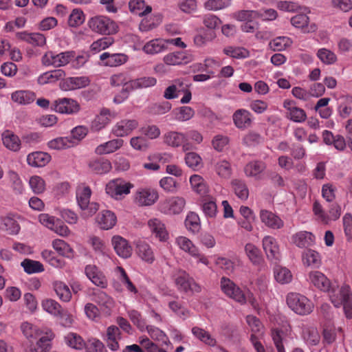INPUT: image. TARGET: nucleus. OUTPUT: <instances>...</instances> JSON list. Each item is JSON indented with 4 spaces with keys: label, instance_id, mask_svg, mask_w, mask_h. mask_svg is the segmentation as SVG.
<instances>
[{
    "label": "nucleus",
    "instance_id": "obj_1",
    "mask_svg": "<svg viewBox=\"0 0 352 352\" xmlns=\"http://www.w3.org/2000/svg\"><path fill=\"white\" fill-rule=\"evenodd\" d=\"M91 190L89 186L78 188L76 190L78 205L82 210V217L88 218L93 216L98 210L99 205L96 202H90Z\"/></svg>",
    "mask_w": 352,
    "mask_h": 352
},
{
    "label": "nucleus",
    "instance_id": "obj_2",
    "mask_svg": "<svg viewBox=\"0 0 352 352\" xmlns=\"http://www.w3.org/2000/svg\"><path fill=\"white\" fill-rule=\"evenodd\" d=\"M286 302L288 307L296 314L300 316L308 315L312 312L314 305L305 296L292 292L287 294Z\"/></svg>",
    "mask_w": 352,
    "mask_h": 352
},
{
    "label": "nucleus",
    "instance_id": "obj_3",
    "mask_svg": "<svg viewBox=\"0 0 352 352\" xmlns=\"http://www.w3.org/2000/svg\"><path fill=\"white\" fill-rule=\"evenodd\" d=\"M177 289L181 292L199 293L201 286L184 270H177L173 275Z\"/></svg>",
    "mask_w": 352,
    "mask_h": 352
},
{
    "label": "nucleus",
    "instance_id": "obj_4",
    "mask_svg": "<svg viewBox=\"0 0 352 352\" xmlns=\"http://www.w3.org/2000/svg\"><path fill=\"white\" fill-rule=\"evenodd\" d=\"M75 57L74 51H66L55 54L53 52H47L41 58L45 66H54L60 67L67 65Z\"/></svg>",
    "mask_w": 352,
    "mask_h": 352
},
{
    "label": "nucleus",
    "instance_id": "obj_5",
    "mask_svg": "<svg viewBox=\"0 0 352 352\" xmlns=\"http://www.w3.org/2000/svg\"><path fill=\"white\" fill-rule=\"evenodd\" d=\"M90 29L102 34H111L116 32V25L113 21L104 16L91 17L88 21Z\"/></svg>",
    "mask_w": 352,
    "mask_h": 352
},
{
    "label": "nucleus",
    "instance_id": "obj_6",
    "mask_svg": "<svg viewBox=\"0 0 352 352\" xmlns=\"http://www.w3.org/2000/svg\"><path fill=\"white\" fill-rule=\"evenodd\" d=\"M221 288L223 292L229 298L241 305L246 303V294L230 279L222 277L221 279Z\"/></svg>",
    "mask_w": 352,
    "mask_h": 352
},
{
    "label": "nucleus",
    "instance_id": "obj_7",
    "mask_svg": "<svg viewBox=\"0 0 352 352\" xmlns=\"http://www.w3.org/2000/svg\"><path fill=\"white\" fill-rule=\"evenodd\" d=\"M133 185L122 179H115L110 181L105 188L106 192L116 199H120L124 195L130 193Z\"/></svg>",
    "mask_w": 352,
    "mask_h": 352
},
{
    "label": "nucleus",
    "instance_id": "obj_8",
    "mask_svg": "<svg viewBox=\"0 0 352 352\" xmlns=\"http://www.w3.org/2000/svg\"><path fill=\"white\" fill-rule=\"evenodd\" d=\"M186 204L185 199L180 197H173L165 199L159 204L161 212L166 214H179Z\"/></svg>",
    "mask_w": 352,
    "mask_h": 352
},
{
    "label": "nucleus",
    "instance_id": "obj_9",
    "mask_svg": "<svg viewBox=\"0 0 352 352\" xmlns=\"http://www.w3.org/2000/svg\"><path fill=\"white\" fill-rule=\"evenodd\" d=\"M52 108L58 113L65 114H76L80 110L79 103L76 100L69 98L55 100Z\"/></svg>",
    "mask_w": 352,
    "mask_h": 352
},
{
    "label": "nucleus",
    "instance_id": "obj_10",
    "mask_svg": "<svg viewBox=\"0 0 352 352\" xmlns=\"http://www.w3.org/2000/svg\"><path fill=\"white\" fill-rule=\"evenodd\" d=\"M328 293L331 302L336 307L352 298V293L349 285H344L338 288L337 285L333 284Z\"/></svg>",
    "mask_w": 352,
    "mask_h": 352
},
{
    "label": "nucleus",
    "instance_id": "obj_11",
    "mask_svg": "<svg viewBox=\"0 0 352 352\" xmlns=\"http://www.w3.org/2000/svg\"><path fill=\"white\" fill-rule=\"evenodd\" d=\"M164 142L165 144L172 147L182 146L184 151H188L192 148L191 144L186 142V135L176 131H169L164 134Z\"/></svg>",
    "mask_w": 352,
    "mask_h": 352
},
{
    "label": "nucleus",
    "instance_id": "obj_12",
    "mask_svg": "<svg viewBox=\"0 0 352 352\" xmlns=\"http://www.w3.org/2000/svg\"><path fill=\"white\" fill-rule=\"evenodd\" d=\"M157 192L151 188H140L137 190L135 201L140 206H151L158 199Z\"/></svg>",
    "mask_w": 352,
    "mask_h": 352
},
{
    "label": "nucleus",
    "instance_id": "obj_13",
    "mask_svg": "<svg viewBox=\"0 0 352 352\" xmlns=\"http://www.w3.org/2000/svg\"><path fill=\"white\" fill-rule=\"evenodd\" d=\"M86 276L98 287L105 288L107 286V280L103 273L95 265H87L85 267Z\"/></svg>",
    "mask_w": 352,
    "mask_h": 352
},
{
    "label": "nucleus",
    "instance_id": "obj_14",
    "mask_svg": "<svg viewBox=\"0 0 352 352\" xmlns=\"http://www.w3.org/2000/svg\"><path fill=\"white\" fill-rule=\"evenodd\" d=\"M90 80L87 76L69 77L60 82V88L63 91H72L88 86Z\"/></svg>",
    "mask_w": 352,
    "mask_h": 352
},
{
    "label": "nucleus",
    "instance_id": "obj_15",
    "mask_svg": "<svg viewBox=\"0 0 352 352\" xmlns=\"http://www.w3.org/2000/svg\"><path fill=\"white\" fill-rule=\"evenodd\" d=\"M138 126L136 120H122L117 122L112 129V133L116 137H124L129 135Z\"/></svg>",
    "mask_w": 352,
    "mask_h": 352
},
{
    "label": "nucleus",
    "instance_id": "obj_16",
    "mask_svg": "<svg viewBox=\"0 0 352 352\" xmlns=\"http://www.w3.org/2000/svg\"><path fill=\"white\" fill-rule=\"evenodd\" d=\"M17 39L27 42L34 47H43L46 44L45 36L38 32H18L15 34Z\"/></svg>",
    "mask_w": 352,
    "mask_h": 352
},
{
    "label": "nucleus",
    "instance_id": "obj_17",
    "mask_svg": "<svg viewBox=\"0 0 352 352\" xmlns=\"http://www.w3.org/2000/svg\"><path fill=\"white\" fill-rule=\"evenodd\" d=\"M233 122L239 129H245L252 123V113L244 109H237L232 115Z\"/></svg>",
    "mask_w": 352,
    "mask_h": 352
},
{
    "label": "nucleus",
    "instance_id": "obj_18",
    "mask_svg": "<svg viewBox=\"0 0 352 352\" xmlns=\"http://www.w3.org/2000/svg\"><path fill=\"white\" fill-rule=\"evenodd\" d=\"M309 280L316 287L325 292H328L333 285L324 274L319 271L311 272L309 274Z\"/></svg>",
    "mask_w": 352,
    "mask_h": 352
},
{
    "label": "nucleus",
    "instance_id": "obj_19",
    "mask_svg": "<svg viewBox=\"0 0 352 352\" xmlns=\"http://www.w3.org/2000/svg\"><path fill=\"white\" fill-rule=\"evenodd\" d=\"M54 338L52 331L46 332L39 338L36 345L30 344L25 352H49L51 349V341Z\"/></svg>",
    "mask_w": 352,
    "mask_h": 352
},
{
    "label": "nucleus",
    "instance_id": "obj_20",
    "mask_svg": "<svg viewBox=\"0 0 352 352\" xmlns=\"http://www.w3.org/2000/svg\"><path fill=\"white\" fill-rule=\"evenodd\" d=\"M112 245L116 254L124 258H127L132 254V248L127 241L120 236H114L111 240Z\"/></svg>",
    "mask_w": 352,
    "mask_h": 352
},
{
    "label": "nucleus",
    "instance_id": "obj_21",
    "mask_svg": "<svg viewBox=\"0 0 352 352\" xmlns=\"http://www.w3.org/2000/svg\"><path fill=\"white\" fill-rule=\"evenodd\" d=\"M261 221L267 227L272 229H280L283 227V221L272 212L262 210L260 212Z\"/></svg>",
    "mask_w": 352,
    "mask_h": 352
},
{
    "label": "nucleus",
    "instance_id": "obj_22",
    "mask_svg": "<svg viewBox=\"0 0 352 352\" xmlns=\"http://www.w3.org/2000/svg\"><path fill=\"white\" fill-rule=\"evenodd\" d=\"M263 247L267 257L271 261H277L279 258V249L276 241L271 236H266L263 239Z\"/></svg>",
    "mask_w": 352,
    "mask_h": 352
},
{
    "label": "nucleus",
    "instance_id": "obj_23",
    "mask_svg": "<svg viewBox=\"0 0 352 352\" xmlns=\"http://www.w3.org/2000/svg\"><path fill=\"white\" fill-rule=\"evenodd\" d=\"M50 160V155L42 151L32 152L27 156L28 164L33 167H43L46 166Z\"/></svg>",
    "mask_w": 352,
    "mask_h": 352
},
{
    "label": "nucleus",
    "instance_id": "obj_24",
    "mask_svg": "<svg viewBox=\"0 0 352 352\" xmlns=\"http://www.w3.org/2000/svg\"><path fill=\"white\" fill-rule=\"evenodd\" d=\"M191 60L192 56L185 52L170 53L164 57V63L170 65L187 64Z\"/></svg>",
    "mask_w": 352,
    "mask_h": 352
},
{
    "label": "nucleus",
    "instance_id": "obj_25",
    "mask_svg": "<svg viewBox=\"0 0 352 352\" xmlns=\"http://www.w3.org/2000/svg\"><path fill=\"white\" fill-rule=\"evenodd\" d=\"M302 261L305 266L312 268H318L322 264L320 254L311 249H307L302 252Z\"/></svg>",
    "mask_w": 352,
    "mask_h": 352
},
{
    "label": "nucleus",
    "instance_id": "obj_26",
    "mask_svg": "<svg viewBox=\"0 0 352 352\" xmlns=\"http://www.w3.org/2000/svg\"><path fill=\"white\" fill-rule=\"evenodd\" d=\"M148 226L155 237L160 241H166L168 239V234L165 225L158 219H151L148 221Z\"/></svg>",
    "mask_w": 352,
    "mask_h": 352
},
{
    "label": "nucleus",
    "instance_id": "obj_27",
    "mask_svg": "<svg viewBox=\"0 0 352 352\" xmlns=\"http://www.w3.org/2000/svg\"><path fill=\"white\" fill-rule=\"evenodd\" d=\"M111 116V111L103 108L101 109L99 115L96 116L91 122V130L98 132L104 129L110 122L109 116Z\"/></svg>",
    "mask_w": 352,
    "mask_h": 352
},
{
    "label": "nucleus",
    "instance_id": "obj_28",
    "mask_svg": "<svg viewBox=\"0 0 352 352\" xmlns=\"http://www.w3.org/2000/svg\"><path fill=\"white\" fill-rule=\"evenodd\" d=\"M96 221L102 229L109 230L116 225L117 218L113 212L102 210L98 214Z\"/></svg>",
    "mask_w": 352,
    "mask_h": 352
},
{
    "label": "nucleus",
    "instance_id": "obj_29",
    "mask_svg": "<svg viewBox=\"0 0 352 352\" xmlns=\"http://www.w3.org/2000/svg\"><path fill=\"white\" fill-rule=\"evenodd\" d=\"M123 144V140L113 139L98 145L95 151L98 155L110 154L120 148Z\"/></svg>",
    "mask_w": 352,
    "mask_h": 352
},
{
    "label": "nucleus",
    "instance_id": "obj_30",
    "mask_svg": "<svg viewBox=\"0 0 352 352\" xmlns=\"http://www.w3.org/2000/svg\"><path fill=\"white\" fill-rule=\"evenodd\" d=\"M293 241L297 247L305 248L314 244L315 236L309 232L302 231L296 233L293 236Z\"/></svg>",
    "mask_w": 352,
    "mask_h": 352
},
{
    "label": "nucleus",
    "instance_id": "obj_31",
    "mask_svg": "<svg viewBox=\"0 0 352 352\" xmlns=\"http://www.w3.org/2000/svg\"><path fill=\"white\" fill-rule=\"evenodd\" d=\"M43 309L49 314L63 318L65 315V309L56 300L47 298L45 299L41 302Z\"/></svg>",
    "mask_w": 352,
    "mask_h": 352
},
{
    "label": "nucleus",
    "instance_id": "obj_32",
    "mask_svg": "<svg viewBox=\"0 0 352 352\" xmlns=\"http://www.w3.org/2000/svg\"><path fill=\"white\" fill-rule=\"evenodd\" d=\"M166 48V40L156 38L147 42L143 47V51L148 54H155L164 51Z\"/></svg>",
    "mask_w": 352,
    "mask_h": 352
},
{
    "label": "nucleus",
    "instance_id": "obj_33",
    "mask_svg": "<svg viewBox=\"0 0 352 352\" xmlns=\"http://www.w3.org/2000/svg\"><path fill=\"white\" fill-rule=\"evenodd\" d=\"M3 145L10 151H17L20 148L21 141L17 135L10 131H6L2 134Z\"/></svg>",
    "mask_w": 352,
    "mask_h": 352
},
{
    "label": "nucleus",
    "instance_id": "obj_34",
    "mask_svg": "<svg viewBox=\"0 0 352 352\" xmlns=\"http://www.w3.org/2000/svg\"><path fill=\"white\" fill-rule=\"evenodd\" d=\"M65 76V72L63 69H58L50 72H47L41 74L38 78V82L40 85L54 82Z\"/></svg>",
    "mask_w": 352,
    "mask_h": 352
},
{
    "label": "nucleus",
    "instance_id": "obj_35",
    "mask_svg": "<svg viewBox=\"0 0 352 352\" xmlns=\"http://www.w3.org/2000/svg\"><path fill=\"white\" fill-rule=\"evenodd\" d=\"M0 226L2 230L6 231L9 234H17L20 230V226L17 221L10 215L1 218Z\"/></svg>",
    "mask_w": 352,
    "mask_h": 352
},
{
    "label": "nucleus",
    "instance_id": "obj_36",
    "mask_svg": "<svg viewBox=\"0 0 352 352\" xmlns=\"http://www.w3.org/2000/svg\"><path fill=\"white\" fill-rule=\"evenodd\" d=\"M36 96L30 91L19 90L16 91L11 95L12 100L21 104H28L35 100Z\"/></svg>",
    "mask_w": 352,
    "mask_h": 352
},
{
    "label": "nucleus",
    "instance_id": "obj_37",
    "mask_svg": "<svg viewBox=\"0 0 352 352\" xmlns=\"http://www.w3.org/2000/svg\"><path fill=\"white\" fill-rule=\"evenodd\" d=\"M94 297L95 301L104 307V312L109 314L114 305L113 298L102 291L96 292Z\"/></svg>",
    "mask_w": 352,
    "mask_h": 352
},
{
    "label": "nucleus",
    "instance_id": "obj_38",
    "mask_svg": "<svg viewBox=\"0 0 352 352\" xmlns=\"http://www.w3.org/2000/svg\"><path fill=\"white\" fill-rule=\"evenodd\" d=\"M157 83V80L154 77L144 76L135 80H131L128 84L131 91L137 89H144L153 87Z\"/></svg>",
    "mask_w": 352,
    "mask_h": 352
},
{
    "label": "nucleus",
    "instance_id": "obj_39",
    "mask_svg": "<svg viewBox=\"0 0 352 352\" xmlns=\"http://www.w3.org/2000/svg\"><path fill=\"white\" fill-rule=\"evenodd\" d=\"M89 168L96 174H104L111 169V162L106 159L99 158L89 162Z\"/></svg>",
    "mask_w": 352,
    "mask_h": 352
},
{
    "label": "nucleus",
    "instance_id": "obj_40",
    "mask_svg": "<svg viewBox=\"0 0 352 352\" xmlns=\"http://www.w3.org/2000/svg\"><path fill=\"white\" fill-rule=\"evenodd\" d=\"M192 188L197 194L204 196L208 193V188L204 179L199 175H193L190 178Z\"/></svg>",
    "mask_w": 352,
    "mask_h": 352
},
{
    "label": "nucleus",
    "instance_id": "obj_41",
    "mask_svg": "<svg viewBox=\"0 0 352 352\" xmlns=\"http://www.w3.org/2000/svg\"><path fill=\"white\" fill-rule=\"evenodd\" d=\"M129 10L139 16H144L150 13L152 8L150 6H145L144 0H130L129 2Z\"/></svg>",
    "mask_w": 352,
    "mask_h": 352
},
{
    "label": "nucleus",
    "instance_id": "obj_42",
    "mask_svg": "<svg viewBox=\"0 0 352 352\" xmlns=\"http://www.w3.org/2000/svg\"><path fill=\"white\" fill-rule=\"evenodd\" d=\"M176 243L180 249L188 252L192 256H198L199 252L192 242L185 236H179L176 239Z\"/></svg>",
    "mask_w": 352,
    "mask_h": 352
},
{
    "label": "nucleus",
    "instance_id": "obj_43",
    "mask_svg": "<svg viewBox=\"0 0 352 352\" xmlns=\"http://www.w3.org/2000/svg\"><path fill=\"white\" fill-rule=\"evenodd\" d=\"M192 335L198 340L205 343L207 345L214 346L216 345V340L211 336V335L205 329L199 327H194L192 328Z\"/></svg>",
    "mask_w": 352,
    "mask_h": 352
},
{
    "label": "nucleus",
    "instance_id": "obj_44",
    "mask_svg": "<svg viewBox=\"0 0 352 352\" xmlns=\"http://www.w3.org/2000/svg\"><path fill=\"white\" fill-rule=\"evenodd\" d=\"M266 168L265 164L262 161H253L245 166L244 171L248 177H256L261 173Z\"/></svg>",
    "mask_w": 352,
    "mask_h": 352
},
{
    "label": "nucleus",
    "instance_id": "obj_45",
    "mask_svg": "<svg viewBox=\"0 0 352 352\" xmlns=\"http://www.w3.org/2000/svg\"><path fill=\"white\" fill-rule=\"evenodd\" d=\"M232 186L235 195L239 199L246 200L248 198L249 190L244 181L237 179H233Z\"/></svg>",
    "mask_w": 352,
    "mask_h": 352
},
{
    "label": "nucleus",
    "instance_id": "obj_46",
    "mask_svg": "<svg viewBox=\"0 0 352 352\" xmlns=\"http://www.w3.org/2000/svg\"><path fill=\"white\" fill-rule=\"evenodd\" d=\"M140 257L147 263H152L155 259L153 252L150 245L144 242H140L137 245Z\"/></svg>",
    "mask_w": 352,
    "mask_h": 352
},
{
    "label": "nucleus",
    "instance_id": "obj_47",
    "mask_svg": "<svg viewBox=\"0 0 352 352\" xmlns=\"http://www.w3.org/2000/svg\"><path fill=\"white\" fill-rule=\"evenodd\" d=\"M21 265L28 274L39 273L44 271V267L41 263L29 258L24 259L21 262Z\"/></svg>",
    "mask_w": 352,
    "mask_h": 352
},
{
    "label": "nucleus",
    "instance_id": "obj_48",
    "mask_svg": "<svg viewBox=\"0 0 352 352\" xmlns=\"http://www.w3.org/2000/svg\"><path fill=\"white\" fill-rule=\"evenodd\" d=\"M21 329L24 336L29 340H36L42 336H44L36 327L28 322L22 323Z\"/></svg>",
    "mask_w": 352,
    "mask_h": 352
},
{
    "label": "nucleus",
    "instance_id": "obj_49",
    "mask_svg": "<svg viewBox=\"0 0 352 352\" xmlns=\"http://www.w3.org/2000/svg\"><path fill=\"white\" fill-rule=\"evenodd\" d=\"M54 289L60 300L69 302L72 298V293L69 287L63 282L56 281L54 283Z\"/></svg>",
    "mask_w": 352,
    "mask_h": 352
},
{
    "label": "nucleus",
    "instance_id": "obj_50",
    "mask_svg": "<svg viewBox=\"0 0 352 352\" xmlns=\"http://www.w3.org/2000/svg\"><path fill=\"white\" fill-rule=\"evenodd\" d=\"M127 315L133 324L140 331H144L146 330L147 326L146 320L142 317L140 312L135 309H129L127 311Z\"/></svg>",
    "mask_w": 352,
    "mask_h": 352
},
{
    "label": "nucleus",
    "instance_id": "obj_51",
    "mask_svg": "<svg viewBox=\"0 0 352 352\" xmlns=\"http://www.w3.org/2000/svg\"><path fill=\"white\" fill-rule=\"evenodd\" d=\"M217 174L221 177L228 179L232 175V168L230 162L226 160H221L214 164Z\"/></svg>",
    "mask_w": 352,
    "mask_h": 352
},
{
    "label": "nucleus",
    "instance_id": "obj_52",
    "mask_svg": "<svg viewBox=\"0 0 352 352\" xmlns=\"http://www.w3.org/2000/svg\"><path fill=\"white\" fill-rule=\"evenodd\" d=\"M302 337L307 345L316 346L320 340V334L315 328H307L303 331Z\"/></svg>",
    "mask_w": 352,
    "mask_h": 352
},
{
    "label": "nucleus",
    "instance_id": "obj_53",
    "mask_svg": "<svg viewBox=\"0 0 352 352\" xmlns=\"http://www.w3.org/2000/svg\"><path fill=\"white\" fill-rule=\"evenodd\" d=\"M292 40L287 36H278L272 40L269 46L273 51H282L290 46Z\"/></svg>",
    "mask_w": 352,
    "mask_h": 352
},
{
    "label": "nucleus",
    "instance_id": "obj_54",
    "mask_svg": "<svg viewBox=\"0 0 352 352\" xmlns=\"http://www.w3.org/2000/svg\"><path fill=\"white\" fill-rule=\"evenodd\" d=\"M247 256L254 265H259L262 261L261 253L252 243H248L245 247Z\"/></svg>",
    "mask_w": 352,
    "mask_h": 352
},
{
    "label": "nucleus",
    "instance_id": "obj_55",
    "mask_svg": "<svg viewBox=\"0 0 352 352\" xmlns=\"http://www.w3.org/2000/svg\"><path fill=\"white\" fill-rule=\"evenodd\" d=\"M88 133V129L82 125L77 126L74 127L71 131V136H69V140L72 146L78 144Z\"/></svg>",
    "mask_w": 352,
    "mask_h": 352
},
{
    "label": "nucleus",
    "instance_id": "obj_56",
    "mask_svg": "<svg viewBox=\"0 0 352 352\" xmlns=\"http://www.w3.org/2000/svg\"><path fill=\"white\" fill-rule=\"evenodd\" d=\"M184 160L186 165L194 170H199L202 167V159L197 153H187Z\"/></svg>",
    "mask_w": 352,
    "mask_h": 352
},
{
    "label": "nucleus",
    "instance_id": "obj_57",
    "mask_svg": "<svg viewBox=\"0 0 352 352\" xmlns=\"http://www.w3.org/2000/svg\"><path fill=\"white\" fill-rule=\"evenodd\" d=\"M52 245L54 250H56L60 255L67 257H71L73 256V249L64 241L56 239L53 241Z\"/></svg>",
    "mask_w": 352,
    "mask_h": 352
},
{
    "label": "nucleus",
    "instance_id": "obj_58",
    "mask_svg": "<svg viewBox=\"0 0 352 352\" xmlns=\"http://www.w3.org/2000/svg\"><path fill=\"white\" fill-rule=\"evenodd\" d=\"M184 91V88L183 87V82L180 81H175V84L168 86L165 89L164 97L168 100L177 98L179 94Z\"/></svg>",
    "mask_w": 352,
    "mask_h": 352
},
{
    "label": "nucleus",
    "instance_id": "obj_59",
    "mask_svg": "<svg viewBox=\"0 0 352 352\" xmlns=\"http://www.w3.org/2000/svg\"><path fill=\"white\" fill-rule=\"evenodd\" d=\"M223 52L227 56L234 58H245L249 56L248 51L240 47L228 46L223 49Z\"/></svg>",
    "mask_w": 352,
    "mask_h": 352
},
{
    "label": "nucleus",
    "instance_id": "obj_60",
    "mask_svg": "<svg viewBox=\"0 0 352 352\" xmlns=\"http://www.w3.org/2000/svg\"><path fill=\"white\" fill-rule=\"evenodd\" d=\"M66 344L75 349H82L85 344L82 338L74 333H69L65 337Z\"/></svg>",
    "mask_w": 352,
    "mask_h": 352
},
{
    "label": "nucleus",
    "instance_id": "obj_61",
    "mask_svg": "<svg viewBox=\"0 0 352 352\" xmlns=\"http://www.w3.org/2000/svg\"><path fill=\"white\" fill-rule=\"evenodd\" d=\"M185 225L189 230L194 233L197 232L200 229L199 216L195 212H190L186 218Z\"/></svg>",
    "mask_w": 352,
    "mask_h": 352
},
{
    "label": "nucleus",
    "instance_id": "obj_62",
    "mask_svg": "<svg viewBox=\"0 0 352 352\" xmlns=\"http://www.w3.org/2000/svg\"><path fill=\"white\" fill-rule=\"evenodd\" d=\"M146 330L153 339L161 341L166 344L170 343L166 333L159 328L152 325H147Z\"/></svg>",
    "mask_w": 352,
    "mask_h": 352
},
{
    "label": "nucleus",
    "instance_id": "obj_63",
    "mask_svg": "<svg viewBox=\"0 0 352 352\" xmlns=\"http://www.w3.org/2000/svg\"><path fill=\"white\" fill-rule=\"evenodd\" d=\"M130 144L135 150L144 152L148 148L150 142L146 137L140 135L132 138Z\"/></svg>",
    "mask_w": 352,
    "mask_h": 352
},
{
    "label": "nucleus",
    "instance_id": "obj_64",
    "mask_svg": "<svg viewBox=\"0 0 352 352\" xmlns=\"http://www.w3.org/2000/svg\"><path fill=\"white\" fill-rule=\"evenodd\" d=\"M317 56L326 65H331L337 60V57L335 53L326 48H321L318 50Z\"/></svg>",
    "mask_w": 352,
    "mask_h": 352
}]
</instances>
